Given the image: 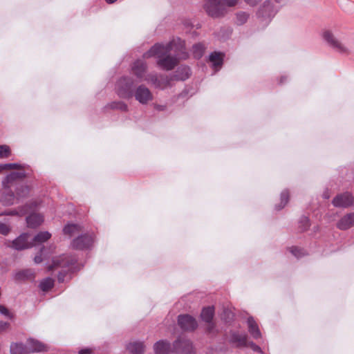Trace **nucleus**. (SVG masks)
Returning <instances> with one entry per match:
<instances>
[{
  "mask_svg": "<svg viewBox=\"0 0 354 354\" xmlns=\"http://www.w3.org/2000/svg\"><path fill=\"white\" fill-rule=\"evenodd\" d=\"M290 252L297 258H300L305 255L304 250L297 247H292L290 248Z\"/></svg>",
  "mask_w": 354,
  "mask_h": 354,
  "instance_id": "obj_42",
  "label": "nucleus"
},
{
  "mask_svg": "<svg viewBox=\"0 0 354 354\" xmlns=\"http://www.w3.org/2000/svg\"><path fill=\"white\" fill-rule=\"evenodd\" d=\"M131 73L140 81H144L147 71V64L143 59L136 60L131 66Z\"/></svg>",
  "mask_w": 354,
  "mask_h": 354,
  "instance_id": "obj_12",
  "label": "nucleus"
},
{
  "mask_svg": "<svg viewBox=\"0 0 354 354\" xmlns=\"http://www.w3.org/2000/svg\"><path fill=\"white\" fill-rule=\"evenodd\" d=\"M205 47L201 43L196 44L192 46V54L194 58L200 59L203 55Z\"/></svg>",
  "mask_w": 354,
  "mask_h": 354,
  "instance_id": "obj_33",
  "label": "nucleus"
},
{
  "mask_svg": "<svg viewBox=\"0 0 354 354\" xmlns=\"http://www.w3.org/2000/svg\"><path fill=\"white\" fill-rule=\"evenodd\" d=\"M77 261L76 259L67 254H62L53 259L52 264L48 266L49 270L57 268H69Z\"/></svg>",
  "mask_w": 354,
  "mask_h": 354,
  "instance_id": "obj_9",
  "label": "nucleus"
},
{
  "mask_svg": "<svg viewBox=\"0 0 354 354\" xmlns=\"http://www.w3.org/2000/svg\"><path fill=\"white\" fill-rule=\"evenodd\" d=\"M30 235L28 233H23L16 238L10 245L17 250H22L32 247V244L29 241Z\"/></svg>",
  "mask_w": 354,
  "mask_h": 354,
  "instance_id": "obj_13",
  "label": "nucleus"
},
{
  "mask_svg": "<svg viewBox=\"0 0 354 354\" xmlns=\"http://www.w3.org/2000/svg\"><path fill=\"white\" fill-rule=\"evenodd\" d=\"M94 243V236L93 234H84L78 235L71 242V247L76 250L89 249Z\"/></svg>",
  "mask_w": 354,
  "mask_h": 354,
  "instance_id": "obj_8",
  "label": "nucleus"
},
{
  "mask_svg": "<svg viewBox=\"0 0 354 354\" xmlns=\"http://www.w3.org/2000/svg\"><path fill=\"white\" fill-rule=\"evenodd\" d=\"M11 230L9 225L0 221V234L2 235H8Z\"/></svg>",
  "mask_w": 354,
  "mask_h": 354,
  "instance_id": "obj_43",
  "label": "nucleus"
},
{
  "mask_svg": "<svg viewBox=\"0 0 354 354\" xmlns=\"http://www.w3.org/2000/svg\"><path fill=\"white\" fill-rule=\"evenodd\" d=\"M178 323L184 330H194L198 326L196 320L189 315H180L178 316Z\"/></svg>",
  "mask_w": 354,
  "mask_h": 354,
  "instance_id": "obj_14",
  "label": "nucleus"
},
{
  "mask_svg": "<svg viewBox=\"0 0 354 354\" xmlns=\"http://www.w3.org/2000/svg\"><path fill=\"white\" fill-rule=\"evenodd\" d=\"M153 350L156 354H169L174 352L173 345L167 340L158 341L153 345Z\"/></svg>",
  "mask_w": 354,
  "mask_h": 354,
  "instance_id": "obj_22",
  "label": "nucleus"
},
{
  "mask_svg": "<svg viewBox=\"0 0 354 354\" xmlns=\"http://www.w3.org/2000/svg\"><path fill=\"white\" fill-rule=\"evenodd\" d=\"M44 221L43 216L39 214H31L26 218V222L28 227L35 228L39 226Z\"/></svg>",
  "mask_w": 354,
  "mask_h": 354,
  "instance_id": "obj_26",
  "label": "nucleus"
},
{
  "mask_svg": "<svg viewBox=\"0 0 354 354\" xmlns=\"http://www.w3.org/2000/svg\"><path fill=\"white\" fill-rule=\"evenodd\" d=\"M322 37L327 45L336 52L344 55L349 54L350 48L346 40L338 37L331 30H324L322 32Z\"/></svg>",
  "mask_w": 354,
  "mask_h": 354,
  "instance_id": "obj_3",
  "label": "nucleus"
},
{
  "mask_svg": "<svg viewBox=\"0 0 354 354\" xmlns=\"http://www.w3.org/2000/svg\"><path fill=\"white\" fill-rule=\"evenodd\" d=\"M2 167V169L3 170H10V169H19V171H24V167L19 163H6L1 164Z\"/></svg>",
  "mask_w": 354,
  "mask_h": 354,
  "instance_id": "obj_38",
  "label": "nucleus"
},
{
  "mask_svg": "<svg viewBox=\"0 0 354 354\" xmlns=\"http://www.w3.org/2000/svg\"><path fill=\"white\" fill-rule=\"evenodd\" d=\"M300 223L301 225L302 230H306L309 227V219L304 216L301 218Z\"/></svg>",
  "mask_w": 354,
  "mask_h": 354,
  "instance_id": "obj_46",
  "label": "nucleus"
},
{
  "mask_svg": "<svg viewBox=\"0 0 354 354\" xmlns=\"http://www.w3.org/2000/svg\"><path fill=\"white\" fill-rule=\"evenodd\" d=\"M174 352L180 354H194L192 343L185 337L178 338L173 344Z\"/></svg>",
  "mask_w": 354,
  "mask_h": 354,
  "instance_id": "obj_10",
  "label": "nucleus"
},
{
  "mask_svg": "<svg viewBox=\"0 0 354 354\" xmlns=\"http://www.w3.org/2000/svg\"><path fill=\"white\" fill-rule=\"evenodd\" d=\"M323 197H324V198H326V199L329 198L330 196H329L328 192H324V193L323 194Z\"/></svg>",
  "mask_w": 354,
  "mask_h": 354,
  "instance_id": "obj_55",
  "label": "nucleus"
},
{
  "mask_svg": "<svg viewBox=\"0 0 354 354\" xmlns=\"http://www.w3.org/2000/svg\"><path fill=\"white\" fill-rule=\"evenodd\" d=\"M354 203V196L351 193L346 192L339 194L332 201V204L335 207L347 208Z\"/></svg>",
  "mask_w": 354,
  "mask_h": 354,
  "instance_id": "obj_11",
  "label": "nucleus"
},
{
  "mask_svg": "<svg viewBox=\"0 0 354 354\" xmlns=\"http://www.w3.org/2000/svg\"><path fill=\"white\" fill-rule=\"evenodd\" d=\"M250 17V14L245 11H239L235 15V24L241 26L245 24Z\"/></svg>",
  "mask_w": 354,
  "mask_h": 354,
  "instance_id": "obj_32",
  "label": "nucleus"
},
{
  "mask_svg": "<svg viewBox=\"0 0 354 354\" xmlns=\"http://www.w3.org/2000/svg\"><path fill=\"white\" fill-rule=\"evenodd\" d=\"M50 237L51 234L48 232H40L35 236L31 243L34 246L47 241Z\"/></svg>",
  "mask_w": 354,
  "mask_h": 354,
  "instance_id": "obj_29",
  "label": "nucleus"
},
{
  "mask_svg": "<svg viewBox=\"0 0 354 354\" xmlns=\"http://www.w3.org/2000/svg\"><path fill=\"white\" fill-rule=\"evenodd\" d=\"M223 53L218 52H214L209 55V61L212 63V66L215 70V72L221 68L223 62Z\"/></svg>",
  "mask_w": 354,
  "mask_h": 354,
  "instance_id": "obj_23",
  "label": "nucleus"
},
{
  "mask_svg": "<svg viewBox=\"0 0 354 354\" xmlns=\"http://www.w3.org/2000/svg\"><path fill=\"white\" fill-rule=\"evenodd\" d=\"M133 80L128 76L120 77L115 84V92L122 99L130 100L134 91Z\"/></svg>",
  "mask_w": 354,
  "mask_h": 354,
  "instance_id": "obj_4",
  "label": "nucleus"
},
{
  "mask_svg": "<svg viewBox=\"0 0 354 354\" xmlns=\"http://www.w3.org/2000/svg\"><path fill=\"white\" fill-rule=\"evenodd\" d=\"M39 203L37 201H32L30 203V209H35L38 207Z\"/></svg>",
  "mask_w": 354,
  "mask_h": 354,
  "instance_id": "obj_52",
  "label": "nucleus"
},
{
  "mask_svg": "<svg viewBox=\"0 0 354 354\" xmlns=\"http://www.w3.org/2000/svg\"><path fill=\"white\" fill-rule=\"evenodd\" d=\"M289 199V193L288 190H283L281 193V202L280 204L276 206L277 210H280L283 208L288 203Z\"/></svg>",
  "mask_w": 354,
  "mask_h": 354,
  "instance_id": "obj_37",
  "label": "nucleus"
},
{
  "mask_svg": "<svg viewBox=\"0 0 354 354\" xmlns=\"http://www.w3.org/2000/svg\"><path fill=\"white\" fill-rule=\"evenodd\" d=\"M234 317V314L229 310H224V315L223 316V319H224L226 322H230Z\"/></svg>",
  "mask_w": 354,
  "mask_h": 354,
  "instance_id": "obj_45",
  "label": "nucleus"
},
{
  "mask_svg": "<svg viewBox=\"0 0 354 354\" xmlns=\"http://www.w3.org/2000/svg\"><path fill=\"white\" fill-rule=\"evenodd\" d=\"M250 346L252 348L253 351H258V352L261 351V348L259 346H257V344H255L254 343L251 342L250 344Z\"/></svg>",
  "mask_w": 354,
  "mask_h": 354,
  "instance_id": "obj_50",
  "label": "nucleus"
},
{
  "mask_svg": "<svg viewBox=\"0 0 354 354\" xmlns=\"http://www.w3.org/2000/svg\"><path fill=\"white\" fill-rule=\"evenodd\" d=\"M247 322L248 326V331L252 337L255 339L261 338V333L254 318L252 317H249L248 318Z\"/></svg>",
  "mask_w": 354,
  "mask_h": 354,
  "instance_id": "obj_24",
  "label": "nucleus"
},
{
  "mask_svg": "<svg viewBox=\"0 0 354 354\" xmlns=\"http://www.w3.org/2000/svg\"><path fill=\"white\" fill-rule=\"evenodd\" d=\"M53 285L54 280L50 277H47L41 281L39 283V288L43 291H48L53 288Z\"/></svg>",
  "mask_w": 354,
  "mask_h": 354,
  "instance_id": "obj_36",
  "label": "nucleus"
},
{
  "mask_svg": "<svg viewBox=\"0 0 354 354\" xmlns=\"http://www.w3.org/2000/svg\"><path fill=\"white\" fill-rule=\"evenodd\" d=\"M29 193V188L24 185H19L16 188L17 199L26 197Z\"/></svg>",
  "mask_w": 354,
  "mask_h": 354,
  "instance_id": "obj_35",
  "label": "nucleus"
},
{
  "mask_svg": "<svg viewBox=\"0 0 354 354\" xmlns=\"http://www.w3.org/2000/svg\"><path fill=\"white\" fill-rule=\"evenodd\" d=\"M111 109H118L123 112H127L129 110L128 105L122 101H115L108 104Z\"/></svg>",
  "mask_w": 354,
  "mask_h": 354,
  "instance_id": "obj_34",
  "label": "nucleus"
},
{
  "mask_svg": "<svg viewBox=\"0 0 354 354\" xmlns=\"http://www.w3.org/2000/svg\"><path fill=\"white\" fill-rule=\"evenodd\" d=\"M142 105H147L153 100V95L150 89L145 84L135 87L132 98Z\"/></svg>",
  "mask_w": 354,
  "mask_h": 354,
  "instance_id": "obj_6",
  "label": "nucleus"
},
{
  "mask_svg": "<svg viewBox=\"0 0 354 354\" xmlns=\"http://www.w3.org/2000/svg\"><path fill=\"white\" fill-rule=\"evenodd\" d=\"M66 275V270H62L59 272L57 279L59 283H62L64 281V277Z\"/></svg>",
  "mask_w": 354,
  "mask_h": 354,
  "instance_id": "obj_48",
  "label": "nucleus"
},
{
  "mask_svg": "<svg viewBox=\"0 0 354 354\" xmlns=\"http://www.w3.org/2000/svg\"><path fill=\"white\" fill-rule=\"evenodd\" d=\"M239 0H205L204 9L212 18H221L227 12L226 7H234Z\"/></svg>",
  "mask_w": 354,
  "mask_h": 354,
  "instance_id": "obj_2",
  "label": "nucleus"
},
{
  "mask_svg": "<svg viewBox=\"0 0 354 354\" xmlns=\"http://www.w3.org/2000/svg\"><path fill=\"white\" fill-rule=\"evenodd\" d=\"M26 177L24 171H13L7 175L2 180V187H11L17 180L23 179Z\"/></svg>",
  "mask_w": 354,
  "mask_h": 354,
  "instance_id": "obj_19",
  "label": "nucleus"
},
{
  "mask_svg": "<svg viewBox=\"0 0 354 354\" xmlns=\"http://www.w3.org/2000/svg\"><path fill=\"white\" fill-rule=\"evenodd\" d=\"M116 0H106V1L108 3H113Z\"/></svg>",
  "mask_w": 354,
  "mask_h": 354,
  "instance_id": "obj_56",
  "label": "nucleus"
},
{
  "mask_svg": "<svg viewBox=\"0 0 354 354\" xmlns=\"http://www.w3.org/2000/svg\"><path fill=\"white\" fill-rule=\"evenodd\" d=\"M169 75H158L156 73H150L146 75L144 81L151 83L155 88L164 89L171 86Z\"/></svg>",
  "mask_w": 354,
  "mask_h": 354,
  "instance_id": "obj_7",
  "label": "nucleus"
},
{
  "mask_svg": "<svg viewBox=\"0 0 354 354\" xmlns=\"http://www.w3.org/2000/svg\"><path fill=\"white\" fill-rule=\"evenodd\" d=\"M191 71L187 66H179L174 74L169 75L170 82L172 81H184L189 77Z\"/></svg>",
  "mask_w": 354,
  "mask_h": 354,
  "instance_id": "obj_18",
  "label": "nucleus"
},
{
  "mask_svg": "<svg viewBox=\"0 0 354 354\" xmlns=\"http://www.w3.org/2000/svg\"><path fill=\"white\" fill-rule=\"evenodd\" d=\"M0 313L10 319L13 318V315L4 306L0 305Z\"/></svg>",
  "mask_w": 354,
  "mask_h": 354,
  "instance_id": "obj_44",
  "label": "nucleus"
},
{
  "mask_svg": "<svg viewBox=\"0 0 354 354\" xmlns=\"http://www.w3.org/2000/svg\"><path fill=\"white\" fill-rule=\"evenodd\" d=\"M278 10L270 0H266L259 8L257 16L265 25H267L275 16Z\"/></svg>",
  "mask_w": 354,
  "mask_h": 354,
  "instance_id": "obj_5",
  "label": "nucleus"
},
{
  "mask_svg": "<svg viewBox=\"0 0 354 354\" xmlns=\"http://www.w3.org/2000/svg\"><path fill=\"white\" fill-rule=\"evenodd\" d=\"M11 155V150L8 145H0V158H7Z\"/></svg>",
  "mask_w": 354,
  "mask_h": 354,
  "instance_id": "obj_39",
  "label": "nucleus"
},
{
  "mask_svg": "<svg viewBox=\"0 0 354 354\" xmlns=\"http://www.w3.org/2000/svg\"><path fill=\"white\" fill-rule=\"evenodd\" d=\"M230 340L236 343L237 346H245L247 344V336L243 333L234 332L231 335Z\"/></svg>",
  "mask_w": 354,
  "mask_h": 354,
  "instance_id": "obj_31",
  "label": "nucleus"
},
{
  "mask_svg": "<svg viewBox=\"0 0 354 354\" xmlns=\"http://www.w3.org/2000/svg\"><path fill=\"white\" fill-rule=\"evenodd\" d=\"M145 344L142 342L134 341L129 342L127 349L132 354H143L145 352Z\"/></svg>",
  "mask_w": 354,
  "mask_h": 354,
  "instance_id": "obj_25",
  "label": "nucleus"
},
{
  "mask_svg": "<svg viewBox=\"0 0 354 354\" xmlns=\"http://www.w3.org/2000/svg\"><path fill=\"white\" fill-rule=\"evenodd\" d=\"M92 350L91 348H84L82 349L79 351V354H90L91 353Z\"/></svg>",
  "mask_w": 354,
  "mask_h": 354,
  "instance_id": "obj_51",
  "label": "nucleus"
},
{
  "mask_svg": "<svg viewBox=\"0 0 354 354\" xmlns=\"http://www.w3.org/2000/svg\"><path fill=\"white\" fill-rule=\"evenodd\" d=\"M11 354H29L27 345L22 343H13L10 345Z\"/></svg>",
  "mask_w": 354,
  "mask_h": 354,
  "instance_id": "obj_30",
  "label": "nucleus"
},
{
  "mask_svg": "<svg viewBox=\"0 0 354 354\" xmlns=\"http://www.w3.org/2000/svg\"><path fill=\"white\" fill-rule=\"evenodd\" d=\"M26 177L24 171H13L7 175L2 180V187H11L17 180L23 179Z\"/></svg>",
  "mask_w": 354,
  "mask_h": 354,
  "instance_id": "obj_20",
  "label": "nucleus"
},
{
  "mask_svg": "<svg viewBox=\"0 0 354 354\" xmlns=\"http://www.w3.org/2000/svg\"><path fill=\"white\" fill-rule=\"evenodd\" d=\"M157 57L158 66L165 71L172 70L179 59H186L188 53L184 49V41L180 39L173 40L166 44H156L143 54V58Z\"/></svg>",
  "mask_w": 354,
  "mask_h": 354,
  "instance_id": "obj_1",
  "label": "nucleus"
},
{
  "mask_svg": "<svg viewBox=\"0 0 354 354\" xmlns=\"http://www.w3.org/2000/svg\"><path fill=\"white\" fill-rule=\"evenodd\" d=\"M81 231L82 229L80 225L73 223L67 224L63 229L64 234L69 237L78 234Z\"/></svg>",
  "mask_w": 354,
  "mask_h": 354,
  "instance_id": "obj_28",
  "label": "nucleus"
},
{
  "mask_svg": "<svg viewBox=\"0 0 354 354\" xmlns=\"http://www.w3.org/2000/svg\"><path fill=\"white\" fill-rule=\"evenodd\" d=\"M26 208V207L21 208L20 212H18L17 210L8 211V212H6L1 214V215L22 216L28 212V210Z\"/></svg>",
  "mask_w": 354,
  "mask_h": 354,
  "instance_id": "obj_41",
  "label": "nucleus"
},
{
  "mask_svg": "<svg viewBox=\"0 0 354 354\" xmlns=\"http://www.w3.org/2000/svg\"><path fill=\"white\" fill-rule=\"evenodd\" d=\"M46 248L42 247L40 249V252L39 254H37L34 258V261L35 263L38 264L43 261L44 259L46 258Z\"/></svg>",
  "mask_w": 354,
  "mask_h": 354,
  "instance_id": "obj_40",
  "label": "nucleus"
},
{
  "mask_svg": "<svg viewBox=\"0 0 354 354\" xmlns=\"http://www.w3.org/2000/svg\"><path fill=\"white\" fill-rule=\"evenodd\" d=\"M277 3L279 4H285L287 1V0H274Z\"/></svg>",
  "mask_w": 354,
  "mask_h": 354,
  "instance_id": "obj_54",
  "label": "nucleus"
},
{
  "mask_svg": "<svg viewBox=\"0 0 354 354\" xmlns=\"http://www.w3.org/2000/svg\"><path fill=\"white\" fill-rule=\"evenodd\" d=\"M287 79V76L286 75H283L280 78V81H279V84H283L284 83L285 80Z\"/></svg>",
  "mask_w": 354,
  "mask_h": 354,
  "instance_id": "obj_53",
  "label": "nucleus"
},
{
  "mask_svg": "<svg viewBox=\"0 0 354 354\" xmlns=\"http://www.w3.org/2000/svg\"><path fill=\"white\" fill-rule=\"evenodd\" d=\"M35 278V272L31 269L19 271L15 274V279L18 281L31 280Z\"/></svg>",
  "mask_w": 354,
  "mask_h": 354,
  "instance_id": "obj_27",
  "label": "nucleus"
},
{
  "mask_svg": "<svg viewBox=\"0 0 354 354\" xmlns=\"http://www.w3.org/2000/svg\"><path fill=\"white\" fill-rule=\"evenodd\" d=\"M336 226L340 230H346L354 226V212L348 213L341 217Z\"/></svg>",
  "mask_w": 354,
  "mask_h": 354,
  "instance_id": "obj_21",
  "label": "nucleus"
},
{
  "mask_svg": "<svg viewBox=\"0 0 354 354\" xmlns=\"http://www.w3.org/2000/svg\"><path fill=\"white\" fill-rule=\"evenodd\" d=\"M10 326V323L0 321V334L7 330Z\"/></svg>",
  "mask_w": 354,
  "mask_h": 354,
  "instance_id": "obj_47",
  "label": "nucleus"
},
{
  "mask_svg": "<svg viewBox=\"0 0 354 354\" xmlns=\"http://www.w3.org/2000/svg\"><path fill=\"white\" fill-rule=\"evenodd\" d=\"M154 109L158 111H164L167 109V106L165 104H154Z\"/></svg>",
  "mask_w": 354,
  "mask_h": 354,
  "instance_id": "obj_49",
  "label": "nucleus"
},
{
  "mask_svg": "<svg viewBox=\"0 0 354 354\" xmlns=\"http://www.w3.org/2000/svg\"><path fill=\"white\" fill-rule=\"evenodd\" d=\"M3 171L1 165L0 164V174Z\"/></svg>",
  "mask_w": 354,
  "mask_h": 354,
  "instance_id": "obj_57",
  "label": "nucleus"
},
{
  "mask_svg": "<svg viewBox=\"0 0 354 354\" xmlns=\"http://www.w3.org/2000/svg\"><path fill=\"white\" fill-rule=\"evenodd\" d=\"M214 315V308L213 306H208L204 308L201 312V319L207 324V329L209 333H212L215 327V324L212 322Z\"/></svg>",
  "mask_w": 354,
  "mask_h": 354,
  "instance_id": "obj_16",
  "label": "nucleus"
},
{
  "mask_svg": "<svg viewBox=\"0 0 354 354\" xmlns=\"http://www.w3.org/2000/svg\"><path fill=\"white\" fill-rule=\"evenodd\" d=\"M26 345L27 349L30 353L46 352L49 349L48 344H46L44 342L32 337H30L27 339Z\"/></svg>",
  "mask_w": 354,
  "mask_h": 354,
  "instance_id": "obj_15",
  "label": "nucleus"
},
{
  "mask_svg": "<svg viewBox=\"0 0 354 354\" xmlns=\"http://www.w3.org/2000/svg\"><path fill=\"white\" fill-rule=\"evenodd\" d=\"M15 197L10 187H2L0 190V202L3 205L10 206L15 203Z\"/></svg>",
  "mask_w": 354,
  "mask_h": 354,
  "instance_id": "obj_17",
  "label": "nucleus"
}]
</instances>
